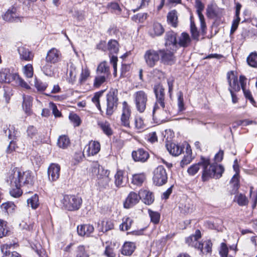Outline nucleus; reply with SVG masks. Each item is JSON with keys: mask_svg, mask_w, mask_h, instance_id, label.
<instances>
[{"mask_svg": "<svg viewBox=\"0 0 257 257\" xmlns=\"http://www.w3.org/2000/svg\"><path fill=\"white\" fill-rule=\"evenodd\" d=\"M117 94L116 89H111L106 95L107 107L106 114L111 115L117 105Z\"/></svg>", "mask_w": 257, "mask_h": 257, "instance_id": "obj_5", "label": "nucleus"}, {"mask_svg": "<svg viewBox=\"0 0 257 257\" xmlns=\"http://www.w3.org/2000/svg\"><path fill=\"white\" fill-rule=\"evenodd\" d=\"M16 244H5L1 247V250L3 252L5 250L3 257H22L21 254L16 251H11L10 249Z\"/></svg>", "mask_w": 257, "mask_h": 257, "instance_id": "obj_31", "label": "nucleus"}, {"mask_svg": "<svg viewBox=\"0 0 257 257\" xmlns=\"http://www.w3.org/2000/svg\"><path fill=\"white\" fill-rule=\"evenodd\" d=\"M235 200L240 206H244L247 204L248 200L246 196L242 194L237 195L235 196Z\"/></svg>", "mask_w": 257, "mask_h": 257, "instance_id": "obj_50", "label": "nucleus"}, {"mask_svg": "<svg viewBox=\"0 0 257 257\" xmlns=\"http://www.w3.org/2000/svg\"><path fill=\"white\" fill-rule=\"evenodd\" d=\"M196 8L197 9V14L198 16L200 22L201 29L202 30V31H204L206 27L205 22V19L204 16L202 13V11L204 9V6L200 1L196 0Z\"/></svg>", "mask_w": 257, "mask_h": 257, "instance_id": "obj_22", "label": "nucleus"}, {"mask_svg": "<svg viewBox=\"0 0 257 257\" xmlns=\"http://www.w3.org/2000/svg\"><path fill=\"white\" fill-rule=\"evenodd\" d=\"M227 81L229 85V91L237 92L240 90V86L238 82L237 76L233 71L228 72L227 74Z\"/></svg>", "mask_w": 257, "mask_h": 257, "instance_id": "obj_15", "label": "nucleus"}, {"mask_svg": "<svg viewBox=\"0 0 257 257\" xmlns=\"http://www.w3.org/2000/svg\"><path fill=\"white\" fill-rule=\"evenodd\" d=\"M103 91L97 92L94 94V95L92 98L91 100L93 103L95 105L97 108L100 110V104L99 102V98L102 96Z\"/></svg>", "mask_w": 257, "mask_h": 257, "instance_id": "obj_52", "label": "nucleus"}, {"mask_svg": "<svg viewBox=\"0 0 257 257\" xmlns=\"http://www.w3.org/2000/svg\"><path fill=\"white\" fill-rule=\"evenodd\" d=\"M21 169L17 167L11 169L7 174L6 181L12 187L20 186Z\"/></svg>", "mask_w": 257, "mask_h": 257, "instance_id": "obj_9", "label": "nucleus"}, {"mask_svg": "<svg viewBox=\"0 0 257 257\" xmlns=\"http://www.w3.org/2000/svg\"><path fill=\"white\" fill-rule=\"evenodd\" d=\"M94 231V227L90 224H83L77 226L78 234L81 236H89Z\"/></svg>", "mask_w": 257, "mask_h": 257, "instance_id": "obj_29", "label": "nucleus"}, {"mask_svg": "<svg viewBox=\"0 0 257 257\" xmlns=\"http://www.w3.org/2000/svg\"><path fill=\"white\" fill-rule=\"evenodd\" d=\"M140 200L139 193L138 194L134 191L131 192L125 199L123 203L124 207L130 208L137 204Z\"/></svg>", "mask_w": 257, "mask_h": 257, "instance_id": "obj_18", "label": "nucleus"}, {"mask_svg": "<svg viewBox=\"0 0 257 257\" xmlns=\"http://www.w3.org/2000/svg\"><path fill=\"white\" fill-rule=\"evenodd\" d=\"M0 82L10 83L14 82L16 85L28 89L29 85L17 74H12L9 71L5 70L0 72Z\"/></svg>", "mask_w": 257, "mask_h": 257, "instance_id": "obj_2", "label": "nucleus"}, {"mask_svg": "<svg viewBox=\"0 0 257 257\" xmlns=\"http://www.w3.org/2000/svg\"><path fill=\"white\" fill-rule=\"evenodd\" d=\"M246 61L250 67L257 68V53H251L247 57Z\"/></svg>", "mask_w": 257, "mask_h": 257, "instance_id": "obj_44", "label": "nucleus"}, {"mask_svg": "<svg viewBox=\"0 0 257 257\" xmlns=\"http://www.w3.org/2000/svg\"><path fill=\"white\" fill-rule=\"evenodd\" d=\"M15 205L13 202H6L3 203L1 208L7 212H11L15 209Z\"/></svg>", "mask_w": 257, "mask_h": 257, "instance_id": "obj_57", "label": "nucleus"}, {"mask_svg": "<svg viewBox=\"0 0 257 257\" xmlns=\"http://www.w3.org/2000/svg\"><path fill=\"white\" fill-rule=\"evenodd\" d=\"M98 125L106 135L109 136L112 134L113 132L109 122L100 121L98 123Z\"/></svg>", "mask_w": 257, "mask_h": 257, "instance_id": "obj_39", "label": "nucleus"}, {"mask_svg": "<svg viewBox=\"0 0 257 257\" xmlns=\"http://www.w3.org/2000/svg\"><path fill=\"white\" fill-rule=\"evenodd\" d=\"M207 16L212 19H220L223 15L222 10L208 7L206 10Z\"/></svg>", "mask_w": 257, "mask_h": 257, "instance_id": "obj_33", "label": "nucleus"}, {"mask_svg": "<svg viewBox=\"0 0 257 257\" xmlns=\"http://www.w3.org/2000/svg\"><path fill=\"white\" fill-rule=\"evenodd\" d=\"M23 108L26 113L30 115L32 113L33 98L29 95H23Z\"/></svg>", "mask_w": 257, "mask_h": 257, "instance_id": "obj_32", "label": "nucleus"}, {"mask_svg": "<svg viewBox=\"0 0 257 257\" xmlns=\"http://www.w3.org/2000/svg\"><path fill=\"white\" fill-rule=\"evenodd\" d=\"M126 183L124 176L123 172L118 170L114 176V184L117 187H122L125 186Z\"/></svg>", "mask_w": 257, "mask_h": 257, "instance_id": "obj_34", "label": "nucleus"}, {"mask_svg": "<svg viewBox=\"0 0 257 257\" xmlns=\"http://www.w3.org/2000/svg\"><path fill=\"white\" fill-rule=\"evenodd\" d=\"M109 171L103 168H98V174L97 175V182L99 185L105 187L108 185L110 181L109 177Z\"/></svg>", "mask_w": 257, "mask_h": 257, "instance_id": "obj_14", "label": "nucleus"}, {"mask_svg": "<svg viewBox=\"0 0 257 257\" xmlns=\"http://www.w3.org/2000/svg\"><path fill=\"white\" fill-rule=\"evenodd\" d=\"M178 106L179 111H182L185 109L184 105L183 95V93L180 91L178 93Z\"/></svg>", "mask_w": 257, "mask_h": 257, "instance_id": "obj_58", "label": "nucleus"}, {"mask_svg": "<svg viewBox=\"0 0 257 257\" xmlns=\"http://www.w3.org/2000/svg\"><path fill=\"white\" fill-rule=\"evenodd\" d=\"M149 216L151 218V222L154 224H158L160 219V214L156 211H153L150 209L148 210Z\"/></svg>", "mask_w": 257, "mask_h": 257, "instance_id": "obj_48", "label": "nucleus"}, {"mask_svg": "<svg viewBox=\"0 0 257 257\" xmlns=\"http://www.w3.org/2000/svg\"><path fill=\"white\" fill-rule=\"evenodd\" d=\"M24 73L28 78H31L33 76V68L31 64L25 65L23 68Z\"/></svg>", "mask_w": 257, "mask_h": 257, "instance_id": "obj_56", "label": "nucleus"}, {"mask_svg": "<svg viewBox=\"0 0 257 257\" xmlns=\"http://www.w3.org/2000/svg\"><path fill=\"white\" fill-rule=\"evenodd\" d=\"M57 144L60 148L65 149L70 144L69 139L66 136H60L58 140Z\"/></svg>", "mask_w": 257, "mask_h": 257, "instance_id": "obj_45", "label": "nucleus"}, {"mask_svg": "<svg viewBox=\"0 0 257 257\" xmlns=\"http://www.w3.org/2000/svg\"><path fill=\"white\" fill-rule=\"evenodd\" d=\"M21 187V186L13 187V188L10 191L11 195L15 198L20 197L22 194Z\"/></svg>", "mask_w": 257, "mask_h": 257, "instance_id": "obj_60", "label": "nucleus"}, {"mask_svg": "<svg viewBox=\"0 0 257 257\" xmlns=\"http://www.w3.org/2000/svg\"><path fill=\"white\" fill-rule=\"evenodd\" d=\"M108 50L111 55L116 54L118 52V43L114 40H111L108 42Z\"/></svg>", "mask_w": 257, "mask_h": 257, "instance_id": "obj_40", "label": "nucleus"}, {"mask_svg": "<svg viewBox=\"0 0 257 257\" xmlns=\"http://www.w3.org/2000/svg\"><path fill=\"white\" fill-rule=\"evenodd\" d=\"M131 116V110L130 106L126 101L122 103V113L120 116L121 124L126 127H130V117Z\"/></svg>", "mask_w": 257, "mask_h": 257, "instance_id": "obj_12", "label": "nucleus"}, {"mask_svg": "<svg viewBox=\"0 0 257 257\" xmlns=\"http://www.w3.org/2000/svg\"><path fill=\"white\" fill-rule=\"evenodd\" d=\"M174 51H170L165 49H160L159 53L162 61L167 64L172 65L176 61L174 55Z\"/></svg>", "mask_w": 257, "mask_h": 257, "instance_id": "obj_17", "label": "nucleus"}, {"mask_svg": "<svg viewBox=\"0 0 257 257\" xmlns=\"http://www.w3.org/2000/svg\"><path fill=\"white\" fill-rule=\"evenodd\" d=\"M178 39L177 47L179 46L181 47L187 48L191 45V39L189 35L186 32L182 33Z\"/></svg>", "mask_w": 257, "mask_h": 257, "instance_id": "obj_28", "label": "nucleus"}, {"mask_svg": "<svg viewBox=\"0 0 257 257\" xmlns=\"http://www.w3.org/2000/svg\"><path fill=\"white\" fill-rule=\"evenodd\" d=\"M135 128L137 130L143 129L145 127L143 118L139 116H136L135 118Z\"/></svg>", "mask_w": 257, "mask_h": 257, "instance_id": "obj_55", "label": "nucleus"}, {"mask_svg": "<svg viewBox=\"0 0 257 257\" xmlns=\"http://www.w3.org/2000/svg\"><path fill=\"white\" fill-rule=\"evenodd\" d=\"M9 230L6 221L0 220V238L7 235Z\"/></svg>", "mask_w": 257, "mask_h": 257, "instance_id": "obj_49", "label": "nucleus"}, {"mask_svg": "<svg viewBox=\"0 0 257 257\" xmlns=\"http://www.w3.org/2000/svg\"><path fill=\"white\" fill-rule=\"evenodd\" d=\"M201 234L200 231L199 230H196L194 234L187 238L186 241L189 244H190V241H196L201 237Z\"/></svg>", "mask_w": 257, "mask_h": 257, "instance_id": "obj_59", "label": "nucleus"}, {"mask_svg": "<svg viewBox=\"0 0 257 257\" xmlns=\"http://www.w3.org/2000/svg\"><path fill=\"white\" fill-rule=\"evenodd\" d=\"M154 93L156 96V101L160 103L165 102V89L164 87L158 84L156 85L154 88Z\"/></svg>", "mask_w": 257, "mask_h": 257, "instance_id": "obj_25", "label": "nucleus"}, {"mask_svg": "<svg viewBox=\"0 0 257 257\" xmlns=\"http://www.w3.org/2000/svg\"><path fill=\"white\" fill-rule=\"evenodd\" d=\"M109 77H106V76L102 75L97 74L95 76L93 82V86L95 88H99L102 84L106 81L107 79Z\"/></svg>", "mask_w": 257, "mask_h": 257, "instance_id": "obj_42", "label": "nucleus"}, {"mask_svg": "<svg viewBox=\"0 0 257 257\" xmlns=\"http://www.w3.org/2000/svg\"><path fill=\"white\" fill-rule=\"evenodd\" d=\"M139 196L140 199H142L143 202L147 204L150 205L154 201V197L152 192L147 190H141L139 191Z\"/></svg>", "mask_w": 257, "mask_h": 257, "instance_id": "obj_24", "label": "nucleus"}, {"mask_svg": "<svg viewBox=\"0 0 257 257\" xmlns=\"http://www.w3.org/2000/svg\"><path fill=\"white\" fill-rule=\"evenodd\" d=\"M136 248V246L134 242L126 241L122 246L121 252L123 255L130 256L134 252Z\"/></svg>", "mask_w": 257, "mask_h": 257, "instance_id": "obj_30", "label": "nucleus"}, {"mask_svg": "<svg viewBox=\"0 0 257 257\" xmlns=\"http://www.w3.org/2000/svg\"><path fill=\"white\" fill-rule=\"evenodd\" d=\"M18 51L20 55V59L24 61H31L34 57V55L28 49L24 47H19Z\"/></svg>", "mask_w": 257, "mask_h": 257, "instance_id": "obj_26", "label": "nucleus"}, {"mask_svg": "<svg viewBox=\"0 0 257 257\" xmlns=\"http://www.w3.org/2000/svg\"><path fill=\"white\" fill-rule=\"evenodd\" d=\"M69 119L74 123L75 126H78L80 124V119L78 115L75 113H71L69 115Z\"/></svg>", "mask_w": 257, "mask_h": 257, "instance_id": "obj_64", "label": "nucleus"}, {"mask_svg": "<svg viewBox=\"0 0 257 257\" xmlns=\"http://www.w3.org/2000/svg\"><path fill=\"white\" fill-rule=\"evenodd\" d=\"M60 167L59 165L52 164L48 169V177L50 181H56L60 176Z\"/></svg>", "mask_w": 257, "mask_h": 257, "instance_id": "obj_19", "label": "nucleus"}, {"mask_svg": "<svg viewBox=\"0 0 257 257\" xmlns=\"http://www.w3.org/2000/svg\"><path fill=\"white\" fill-rule=\"evenodd\" d=\"M146 179L145 173L136 174L133 175L131 183L137 186H141Z\"/></svg>", "mask_w": 257, "mask_h": 257, "instance_id": "obj_37", "label": "nucleus"}, {"mask_svg": "<svg viewBox=\"0 0 257 257\" xmlns=\"http://www.w3.org/2000/svg\"><path fill=\"white\" fill-rule=\"evenodd\" d=\"M32 248L35 251L38 257H49L46 250L40 243H36L32 246Z\"/></svg>", "mask_w": 257, "mask_h": 257, "instance_id": "obj_43", "label": "nucleus"}, {"mask_svg": "<svg viewBox=\"0 0 257 257\" xmlns=\"http://www.w3.org/2000/svg\"><path fill=\"white\" fill-rule=\"evenodd\" d=\"M34 177L30 171H23L21 170L20 186L28 185L32 186L33 184Z\"/></svg>", "mask_w": 257, "mask_h": 257, "instance_id": "obj_23", "label": "nucleus"}, {"mask_svg": "<svg viewBox=\"0 0 257 257\" xmlns=\"http://www.w3.org/2000/svg\"><path fill=\"white\" fill-rule=\"evenodd\" d=\"M96 73L98 75L109 77L110 75L109 67L105 61L101 62L99 64L97 68Z\"/></svg>", "mask_w": 257, "mask_h": 257, "instance_id": "obj_35", "label": "nucleus"}, {"mask_svg": "<svg viewBox=\"0 0 257 257\" xmlns=\"http://www.w3.org/2000/svg\"><path fill=\"white\" fill-rule=\"evenodd\" d=\"M28 206H31L33 209H36L39 205V198L37 194L33 195L30 198L28 199Z\"/></svg>", "mask_w": 257, "mask_h": 257, "instance_id": "obj_46", "label": "nucleus"}, {"mask_svg": "<svg viewBox=\"0 0 257 257\" xmlns=\"http://www.w3.org/2000/svg\"><path fill=\"white\" fill-rule=\"evenodd\" d=\"M165 30L163 26L159 23H154L149 30V34L152 37L161 36L164 33Z\"/></svg>", "mask_w": 257, "mask_h": 257, "instance_id": "obj_20", "label": "nucleus"}, {"mask_svg": "<svg viewBox=\"0 0 257 257\" xmlns=\"http://www.w3.org/2000/svg\"><path fill=\"white\" fill-rule=\"evenodd\" d=\"M228 252V249L226 244L222 242L221 244L220 248L219 250V254L221 257H227Z\"/></svg>", "mask_w": 257, "mask_h": 257, "instance_id": "obj_62", "label": "nucleus"}, {"mask_svg": "<svg viewBox=\"0 0 257 257\" xmlns=\"http://www.w3.org/2000/svg\"><path fill=\"white\" fill-rule=\"evenodd\" d=\"M27 133L28 136L32 139L36 138L38 135V132L36 128L33 125H30L28 126Z\"/></svg>", "mask_w": 257, "mask_h": 257, "instance_id": "obj_54", "label": "nucleus"}, {"mask_svg": "<svg viewBox=\"0 0 257 257\" xmlns=\"http://www.w3.org/2000/svg\"><path fill=\"white\" fill-rule=\"evenodd\" d=\"M86 149L88 156H94L100 151V145L97 141H91L86 147Z\"/></svg>", "mask_w": 257, "mask_h": 257, "instance_id": "obj_27", "label": "nucleus"}, {"mask_svg": "<svg viewBox=\"0 0 257 257\" xmlns=\"http://www.w3.org/2000/svg\"><path fill=\"white\" fill-rule=\"evenodd\" d=\"M190 30L192 39L198 41L199 39V34L195 26L194 22L191 21Z\"/></svg>", "mask_w": 257, "mask_h": 257, "instance_id": "obj_53", "label": "nucleus"}, {"mask_svg": "<svg viewBox=\"0 0 257 257\" xmlns=\"http://www.w3.org/2000/svg\"><path fill=\"white\" fill-rule=\"evenodd\" d=\"M61 54L60 52L55 48L49 50L46 57V62L51 64H56L61 60Z\"/></svg>", "mask_w": 257, "mask_h": 257, "instance_id": "obj_16", "label": "nucleus"}, {"mask_svg": "<svg viewBox=\"0 0 257 257\" xmlns=\"http://www.w3.org/2000/svg\"><path fill=\"white\" fill-rule=\"evenodd\" d=\"M168 23L172 27L176 28L177 26L178 17L176 11L173 10L169 12L167 15Z\"/></svg>", "mask_w": 257, "mask_h": 257, "instance_id": "obj_38", "label": "nucleus"}, {"mask_svg": "<svg viewBox=\"0 0 257 257\" xmlns=\"http://www.w3.org/2000/svg\"><path fill=\"white\" fill-rule=\"evenodd\" d=\"M230 184L233 187L234 192H236L239 188L238 174H235L230 181Z\"/></svg>", "mask_w": 257, "mask_h": 257, "instance_id": "obj_61", "label": "nucleus"}, {"mask_svg": "<svg viewBox=\"0 0 257 257\" xmlns=\"http://www.w3.org/2000/svg\"><path fill=\"white\" fill-rule=\"evenodd\" d=\"M50 63L46 62L45 64L43 65L41 69L43 73L47 76H52L53 74L52 70V66Z\"/></svg>", "mask_w": 257, "mask_h": 257, "instance_id": "obj_51", "label": "nucleus"}, {"mask_svg": "<svg viewBox=\"0 0 257 257\" xmlns=\"http://www.w3.org/2000/svg\"><path fill=\"white\" fill-rule=\"evenodd\" d=\"M133 97L136 104L137 109L140 112H143L146 108L148 101V94L143 90L136 92Z\"/></svg>", "mask_w": 257, "mask_h": 257, "instance_id": "obj_6", "label": "nucleus"}, {"mask_svg": "<svg viewBox=\"0 0 257 257\" xmlns=\"http://www.w3.org/2000/svg\"><path fill=\"white\" fill-rule=\"evenodd\" d=\"M153 180L154 183L157 186H162L165 184L168 179L166 170L163 166H159L153 172Z\"/></svg>", "mask_w": 257, "mask_h": 257, "instance_id": "obj_7", "label": "nucleus"}, {"mask_svg": "<svg viewBox=\"0 0 257 257\" xmlns=\"http://www.w3.org/2000/svg\"><path fill=\"white\" fill-rule=\"evenodd\" d=\"M144 58L148 67H154L160 59L159 50L149 49L147 50L144 54Z\"/></svg>", "mask_w": 257, "mask_h": 257, "instance_id": "obj_8", "label": "nucleus"}, {"mask_svg": "<svg viewBox=\"0 0 257 257\" xmlns=\"http://www.w3.org/2000/svg\"><path fill=\"white\" fill-rule=\"evenodd\" d=\"M170 114V107L166 102L160 103L159 102H155L153 110V118L156 123L163 122Z\"/></svg>", "mask_w": 257, "mask_h": 257, "instance_id": "obj_1", "label": "nucleus"}, {"mask_svg": "<svg viewBox=\"0 0 257 257\" xmlns=\"http://www.w3.org/2000/svg\"><path fill=\"white\" fill-rule=\"evenodd\" d=\"M179 208L180 212L183 214L190 213L193 210V205L187 202L180 203Z\"/></svg>", "mask_w": 257, "mask_h": 257, "instance_id": "obj_41", "label": "nucleus"}, {"mask_svg": "<svg viewBox=\"0 0 257 257\" xmlns=\"http://www.w3.org/2000/svg\"><path fill=\"white\" fill-rule=\"evenodd\" d=\"M90 75V71L87 68L82 69L81 76L80 78V81L83 82L86 81L87 78Z\"/></svg>", "mask_w": 257, "mask_h": 257, "instance_id": "obj_63", "label": "nucleus"}, {"mask_svg": "<svg viewBox=\"0 0 257 257\" xmlns=\"http://www.w3.org/2000/svg\"><path fill=\"white\" fill-rule=\"evenodd\" d=\"M223 171L224 168L222 166L216 163L210 164L209 162V166L205 169L204 173L202 174V179L203 181H206L212 177L219 178Z\"/></svg>", "mask_w": 257, "mask_h": 257, "instance_id": "obj_4", "label": "nucleus"}, {"mask_svg": "<svg viewBox=\"0 0 257 257\" xmlns=\"http://www.w3.org/2000/svg\"><path fill=\"white\" fill-rule=\"evenodd\" d=\"M177 36V34L172 31L167 32L165 36L166 47L173 51L178 49Z\"/></svg>", "mask_w": 257, "mask_h": 257, "instance_id": "obj_10", "label": "nucleus"}, {"mask_svg": "<svg viewBox=\"0 0 257 257\" xmlns=\"http://www.w3.org/2000/svg\"><path fill=\"white\" fill-rule=\"evenodd\" d=\"M80 197L75 195H66L64 196L62 202L65 208L69 211L78 210L82 204Z\"/></svg>", "mask_w": 257, "mask_h": 257, "instance_id": "obj_3", "label": "nucleus"}, {"mask_svg": "<svg viewBox=\"0 0 257 257\" xmlns=\"http://www.w3.org/2000/svg\"><path fill=\"white\" fill-rule=\"evenodd\" d=\"M132 223V219L129 217L124 218L122 223L119 226L120 229L123 231L127 230L131 228Z\"/></svg>", "mask_w": 257, "mask_h": 257, "instance_id": "obj_47", "label": "nucleus"}, {"mask_svg": "<svg viewBox=\"0 0 257 257\" xmlns=\"http://www.w3.org/2000/svg\"><path fill=\"white\" fill-rule=\"evenodd\" d=\"M166 148L169 153L175 156H179L183 151L181 148L174 143L167 144Z\"/></svg>", "mask_w": 257, "mask_h": 257, "instance_id": "obj_36", "label": "nucleus"}, {"mask_svg": "<svg viewBox=\"0 0 257 257\" xmlns=\"http://www.w3.org/2000/svg\"><path fill=\"white\" fill-rule=\"evenodd\" d=\"M132 157L136 162H145L149 157L148 152L143 149H140L132 153Z\"/></svg>", "mask_w": 257, "mask_h": 257, "instance_id": "obj_21", "label": "nucleus"}, {"mask_svg": "<svg viewBox=\"0 0 257 257\" xmlns=\"http://www.w3.org/2000/svg\"><path fill=\"white\" fill-rule=\"evenodd\" d=\"M209 165V159L202 157L200 161L197 164L191 165L187 170L188 173L191 176L195 175L200 167L203 169L202 174L204 172L205 169H207V167Z\"/></svg>", "mask_w": 257, "mask_h": 257, "instance_id": "obj_11", "label": "nucleus"}, {"mask_svg": "<svg viewBox=\"0 0 257 257\" xmlns=\"http://www.w3.org/2000/svg\"><path fill=\"white\" fill-rule=\"evenodd\" d=\"M3 19L10 22H22L23 17H20L17 13V9L15 7L10 8L3 16Z\"/></svg>", "mask_w": 257, "mask_h": 257, "instance_id": "obj_13", "label": "nucleus"}]
</instances>
